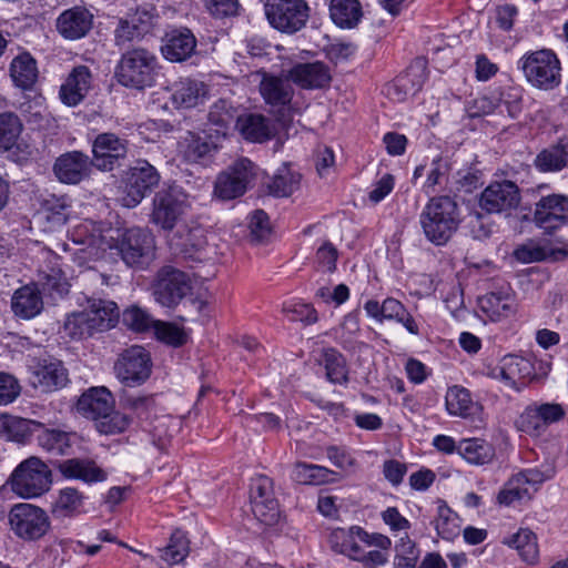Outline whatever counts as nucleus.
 <instances>
[{
  "mask_svg": "<svg viewBox=\"0 0 568 568\" xmlns=\"http://www.w3.org/2000/svg\"><path fill=\"white\" fill-rule=\"evenodd\" d=\"M460 223L456 201L447 195L432 197L419 215V224L425 237L433 244H446Z\"/></svg>",
  "mask_w": 568,
  "mask_h": 568,
  "instance_id": "nucleus-1",
  "label": "nucleus"
},
{
  "mask_svg": "<svg viewBox=\"0 0 568 568\" xmlns=\"http://www.w3.org/2000/svg\"><path fill=\"white\" fill-rule=\"evenodd\" d=\"M119 316V307L114 302L91 297L83 311L68 316L64 331L71 338L88 337L114 327Z\"/></svg>",
  "mask_w": 568,
  "mask_h": 568,
  "instance_id": "nucleus-2",
  "label": "nucleus"
},
{
  "mask_svg": "<svg viewBox=\"0 0 568 568\" xmlns=\"http://www.w3.org/2000/svg\"><path fill=\"white\" fill-rule=\"evenodd\" d=\"M158 58L144 48H134L122 54L115 77L126 88L143 90L154 84L158 75Z\"/></svg>",
  "mask_w": 568,
  "mask_h": 568,
  "instance_id": "nucleus-3",
  "label": "nucleus"
},
{
  "mask_svg": "<svg viewBox=\"0 0 568 568\" xmlns=\"http://www.w3.org/2000/svg\"><path fill=\"white\" fill-rule=\"evenodd\" d=\"M527 82L539 90H552L561 82V67L556 53L549 49L530 51L518 60Z\"/></svg>",
  "mask_w": 568,
  "mask_h": 568,
  "instance_id": "nucleus-4",
  "label": "nucleus"
},
{
  "mask_svg": "<svg viewBox=\"0 0 568 568\" xmlns=\"http://www.w3.org/2000/svg\"><path fill=\"white\" fill-rule=\"evenodd\" d=\"M52 474L38 457L23 460L11 475L12 490L23 498L39 497L50 489Z\"/></svg>",
  "mask_w": 568,
  "mask_h": 568,
  "instance_id": "nucleus-5",
  "label": "nucleus"
},
{
  "mask_svg": "<svg viewBox=\"0 0 568 568\" xmlns=\"http://www.w3.org/2000/svg\"><path fill=\"white\" fill-rule=\"evenodd\" d=\"M264 10L270 26L286 34L305 28L311 12L306 0H266Z\"/></svg>",
  "mask_w": 568,
  "mask_h": 568,
  "instance_id": "nucleus-6",
  "label": "nucleus"
},
{
  "mask_svg": "<svg viewBox=\"0 0 568 568\" xmlns=\"http://www.w3.org/2000/svg\"><path fill=\"white\" fill-rule=\"evenodd\" d=\"M9 524L17 537L26 541L41 539L51 521L44 509L31 504H17L9 511Z\"/></svg>",
  "mask_w": 568,
  "mask_h": 568,
  "instance_id": "nucleus-7",
  "label": "nucleus"
},
{
  "mask_svg": "<svg viewBox=\"0 0 568 568\" xmlns=\"http://www.w3.org/2000/svg\"><path fill=\"white\" fill-rule=\"evenodd\" d=\"M161 175L146 160L139 159L126 172L121 203L135 207L160 183Z\"/></svg>",
  "mask_w": 568,
  "mask_h": 568,
  "instance_id": "nucleus-8",
  "label": "nucleus"
},
{
  "mask_svg": "<svg viewBox=\"0 0 568 568\" xmlns=\"http://www.w3.org/2000/svg\"><path fill=\"white\" fill-rule=\"evenodd\" d=\"M189 210L186 196L176 187L162 189L153 197L151 222L164 231H172Z\"/></svg>",
  "mask_w": 568,
  "mask_h": 568,
  "instance_id": "nucleus-9",
  "label": "nucleus"
},
{
  "mask_svg": "<svg viewBox=\"0 0 568 568\" xmlns=\"http://www.w3.org/2000/svg\"><path fill=\"white\" fill-rule=\"evenodd\" d=\"M174 254L191 262H203L210 258L212 248L209 245L206 230L199 224L180 225L169 239Z\"/></svg>",
  "mask_w": 568,
  "mask_h": 568,
  "instance_id": "nucleus-10",
  "label": "nucleus"
},
{
  "mask_svg": "<svg viewBox=\"0 0 568 568\" xmlns=\"http://www.w3.org/2000/svg\"><path fill=\"white\" fill-rule=\"evenodd\" d=\"M190 276L171 265L161 267L152 290L155 301L164 307L176 306L191 291Z\"/></svg>",
  "mask_w": 568,
  "mask_h": 568,
  "instance_id": "nucleus-11",
  "label": "nucleus"
},
{
  "mask_svg": "<svg viewBox=\"0 0 568 568\" xmlns=\"http://www.w3.org/2000/svg\"><path fill=\"white\" fill-rule=\"evenodd\" d=\"M255 178V165L248 159H240L222 172L214 185V194L222 200L243 195Z\"/></svg>",
  "mask_w": 568,
  "mask_h": 568,
  "instance_id": "nucleus-12",
  "label": "nucleus"
},
{
  "mask_svg": "<svg viewBox=\"0 0 568 568\" xmlns=\"http://www.w3.org/2000/svg\"><path fill=\"white\" fill-rule=\"evenodd\" d=\"M129 152V141L112 132L98 134L92 141L91 161L95 169L111 172L122 165Z\"/></svg>",
  "mask_w": 568,
  "mask_h": 568,
  "instance_id": "nucleus-13",
  "label": "nucleus"
},
{
  "mask_svg": "<svg viewBox=\"0 0 568 568\" xmlns=\"http://www.w3.org/2000/svg\"><path fill=\"white\" fill-rule=\"evenodd\" d=\"M521 201L518 185L511 181L503 180L491 182L480 193L479 206L488 214L509 215Z\"/></svg>",
  "mask_w": 568,
  "mask_h": 568,
  "instance_id": "nucleus-14",
  "label": "nucleus"
},
{
  "mask_svg": "<svg viewBox=\"0 0 568 568\" xmlns=\"http://www.w3.org/2000/svg\"><path fill=\"white\" fill-rule=\"evenodd\" d=\"M60 256L49 248H42L36 283L51 296L62 297L69 293V282L61 268Z\"/></svg>",
  "mask_w": 568,
  "mask_h": 568,
  "instance_id": "nucleus-15",
  "label": "nucleus"
},
{
  "mask_svg": "<svg viewBox=\"0 0 568 568\" xmlns=\"http://www.w3.org/2000/svg\"><path fill=\"white\" fill-rule=\"evenodd\" d=\"M151 357L142 346L125 349L114 365L118 378L128 386L145 382L151 374Z\"/></svg>",
  "mask_w": 568,
  "mask_h": 568,
  "instance_id": "nucleus-16",
  "label": "nucleus"
},
{
  "mask_svg": "<svg viewBox=\"0 0 568 568\" xmlns=\"http://www.w3.org/2000/svg\"><path fill=\"white\" fill-rule=\"evenodd\" d=\"M116 250L126 265H143L153 256L154 240L142 229H130L123 233Z\"/></svg>",
  "mask_w": 568,
  "mask_h": 568,
  "instance_id": "nucleus-17",
  "label": "nucleus"
},
{
  "mask_svg": "<svg viewBox=\"0 0 568 568\" xmlns=\"http://www.w3.org/2000/svg\"><path fill=\"white\" fill-rule=\"evenodd\" d=\"M61 476L69 480L94 485L106 480L108 473L98 463L89 457H72L54 464Z\"/></svg>",
  "mask_w": 568,
  "mask_h": 568,
  "instance_id": "nucleus-18",
  "label": "nucleus"
},
{
  "mask_svg": "<svg viewBox=\"0 0 568 568\" xmlns=\"http://www.w3.org/2000/svg\"><path fill=\"white\" fill-rule=\"evenodd\" d=\"M93 166L89 155L80 151H71L55 160L53 172L61 183L74 185L88 179Z\"/></svg>",
  "mask_w": 568,
  "mask_h": 568,
  "instance_id": "nucleus-19",
  "label": "nucleus"
},
{
  "mask_svg": "<svg viewBox=\"0 0 568 568\" xmlns=\"http://www.w3.org/2000/svg\"><path fill=\"white\" fill-rule=\"evenodd\" d=\"M534 220L546 232H552L568 221V197L560 194L544 196L536 204Z\"/></svg>",
  "mask_w": 568,
  "mask_h": 568,
  "instance_id": "nucleus-20",
  "label": "nucleus"
},
{
  "mask_svg": "<svg viewBox=\"0 0 568 568\" xmlns=\"http://www.w3.org/2000/svg\"><path fill=\"white\" fill-rule=\"evenodd\" d=\"M426 61L416 59L404 73L387 88V94L396 101H404L419 92L427 80Z\"/></svg>",
  "mask_w": 568,
  "mask_h": 568,
  "instance_id": "nucleus-21",
  "label": "nucleus"
},
{
  "mask_svg": "<svg viewBox=\"0 0 568 568\" xmlns=\"http://www.w3.org/2000/svg\"><path fill=\"white\" fill-rule=\"evenodd\" d=\"M92 26L93 14L81 6L62 11L55 23L58 32L68 40H78L85 37Z\"/></svg>",
  "mask_w": 568,
  "mask_h": 568,
  "instance_id": "nucleus-22",
  "label": "nucleus"
},
{
  "mask_svg": "<svg viewBox=\"0 0 568 568\" xmlns=\"http://www.w3.org/2000/svg\"><path fill=\"white\" fill-rule=\"evenodd\" d=\"M290 80L302 89L315 90L329 85L331 70L321 61L296 63L288 71Z\"/></svg>",
  "mask_w": 568,
  "mask_h": 568,
  "instance_id": "nucleus-23",
  "label": "nucleus"
},
{
  "mask_svg": "<svg viewBox=\"0 0 568 568\" xmlns=\"http://www.w3.org/2000/svg\"><path fill=\"white\" fill-rule=\"evenodd\" d=\"M532 372L534 367L530 361L517 355H507L491 371V376L500 379L509 388L519 390Z\"/></svg>",
  "mask_w": 568,
  "mask_h": 568,
  "instance_id": "nucleus-24",
  "label": "nucleus"
},
{
  "mask_svg": "<svg viewBox=\"0 0 568 568\" xmlns=\"http://www.w3.org/2000/svg\"><path fill=\"white\" fill-rule=\"evenodd\" d=\"M196 49V38L187 28H175L168 31L163 39L161 52L171 62L187 60Z\"/></svg>",
  "mask_w": 568,
  "mask_h": 568,
  "instance_id": "nucleus-25",
  "label": "nucleus"
},
{
  "mask_svg": "<svg viewBox=\"0 0 568 568\" xmlns=\"http://www.w3.org/2000/svg\"><path fill=\"white\" fill-rule=\"evenodd\" d=\"M91 87L90 69L85 65L74 67L60 87V100L68 106H77L84 100Z\"/></svg>",
  "mask_w": 568,
  "mask_h": 568,
  "instance_id": "nucleus-26",
  "label": "nucleus"
},
{
  "mask_svg": "<svg viewBox=\"0 0 568 568\" xmlns=\"http://www.w3.org/2000/svg\"><path fill=\"white\" fill-rule=\"evenodd\" d=\"M13 314L23 320H31L43 310L42 295L37 283L27 284L16 290L11 297Z\"/></svg>",
  "mask_w": 568,
  "mask_h": 568,
  "instance_id": "nucleus-27",
  "label": "nucleus"
},
{
  "mask_svg": "<svg viewBox=\"0 0 568 568\" xmlns=\"http://www.w3.org/2000/svg\"><path fill=\"white\" fill-rule=\"evenodd\" d=\"M236 129L245 140L255 143L265 142L274 138L276 133L273 121L257 113L240 115L236 120Z\"/></svg>",
  "mask_w": 568,
  "mask_h": 568,
  "instance_id": "nucleus-28",
  "label": "nucleus"
},
{
  "mask_svg": "<svg viewBox=\"0 0 568 568\" xmlns=\"http://www.w3.org/2000/svg\"><path fill=\"white\" fill-rule=\"evenodd\" d=\"M480 310L491 320L501 321L515 314L517 303L510 290L489 292L478 301Z\"/></svg>",
  "mask_w": 568,
  "mask_h": 568,
  "instance_id": "nucleus-29",
  "label": "nucleus"
},
{
  "mask_svg": "<svg viewBox=\"0 0 568 568\" xmlns=\"http://www.w3.org/2000/svg\"><path fill=\"white\" fill-rule=\"evenodd\" d=\"M114 399L105 387H93L78 399L77 408L85 417L97 420L113 409Z\"/></svg>",
  "mask_w": 568,
  "mask_h": 568,
  "instance_id": "nucleus-30",
  "label": "nucleus"
},
{
  "mask_svg": "<svg viewBox=\"0 0 568 568\" xmlns=\"http://www.w3.org/2000/svg\"><path fill=\"white\" fill-rule=\"evenodd\" d=\"M154 27V18L148 11L136 12L128 20H121L115 30L116 45L140 40L150 33Z\"/></svg>",
  "mask_w": 568,
  "mask_h": 568,
  "instance_id": "nucleus-31",
  "label": "nucleus"
},
{
  "mask_svg": "<svg viewBox=\"0 0 568 568\" xmlns=\"http://www.w3.org/2000/svg\"><path fill=\"white\" fill-rule=\"evenodd\" d=\"M85 499L75 487L61 488L51 504V514L54 519L74 518L83 513Z\"/></svg>",
  "mask_w": 568,
  "mask_h": 568,
  "instance_id": "nucleus-32",
  "label": "nucleus"
},
{
  "mask_svg": "<svg viewBox=\"0 0 568 568\" xmlns=\"http://www.w3.org/2000/svg\"><path fill=\"white\" fill-rule=\"evenodd\" d=\"M260 92L264 101L272 106H284L291 103L294 90L290 79L263 73Z\"/></svg>",
  "mask_w": 568,
  "mask_h": 568,
  "instance_id": "nucleus-33",
  "label": "nucleus"
},
{
  "mask_svg": "<svg viewBox=\"0 0 568 568\" xmlns=\"http://www.w3.org/2000/svg\"><path fill=\"white\" fill-rule=\"evenodd\" d=\"M207 89L204 82L184 78L172 85L171 100L176 108H194L204 100Z\"/></svg>",
  "mask_w": 568,
  "mask_h": 568,
  "instance_id": "nucleus-34",
  "label": "nucleus"
},
{
  "mask_svg": "<svg viewBox=\"0 0 568 568\" xmlns=\"http://www.w3.org/2000/svg\"><path fill=\"white\" fill-rule=\"evenodd\" d=\"M68 383V373L59 361L43 363L38 366L32 375V384L42 392H53L62 388Z\"/></svg>",
  "mask_w": 568,
  "mask_h": 568,
  "instance_id": "nucleus-35",
  "label": "nucleus"
},
{
  "mask_svg": "<svg viewBox=\"0 0 568 568\" xmlns=\"http://www.w3.org/2000/svg\"><path fill=\"white\" fill-rule=\"evenodd\" d=\"M9 71L14 85L22 90H31L39 75L37 60L29 52L13 58Z\"/></svg>",
  "mask_w": 568,
  "mask_h": 568,
  "instance_id": "nucleus-36",
  "label": "nucleus"
},
{
  "mask_svg": "<svg viewBox=\"0 0 568 568\" xmlns=\"http://www.w3.org/2000/svg\"><path fill=\"white\" fill-rule=\"evenodd\" d=\"M458 455L468 464L484 466L490 464L495 456L494 446L481 438H464L458 442Z\"/></svg>",
  "mask_w": 568,
  "mask_h": 568,
  "instance_id": "nucleus-37",
  "label": "nucleus"
},
{
  "mask_svg": "<svg viewBox=\"0 0 568 568\" xmlns=\"http://www.w3.org/2000/svg\"><path fill=\"white\" fill-rule=\"evenodd\" d=\"M445 405L449 415L467 418L478 409V404L473 400L470 392L459 385L447 389Z\"/></svg>",
  "mask_w": 568,
  "mask_h": 568,
  "instance_id": "nucleus-38",
  "label": "nucleus"
},
{
  "mask_svg": "<svg viewBox=\"0 0 568 568\" xmlns=\"http://www.w3.org/2000/svg\"><path fill=\"white\" fill-rule=\"evenodd\" d=\"M359 526H352L347 529L336 528L329 535V544L335 552L348 557L351 560L357 558L361 554L362 547L359 546Z\"/></svg>",
  "mask_w": 568,
  "mask_h": 568,
  "instance_id": "nucleus-39",
  "label": "nucleus"
},
{
  "mask_svg": "<svg viewBox=\"0 0 568 568\" xmlns=\"http://www.w3.org/2000/svg\"><path fill=\"white\" fill-rule=\"evenodd\" d=\"M38 445L54 455H67L72 446L70 433L57 428H47L42 424L37 428Z\"/></svg>",
  "mask_w": 568,
  "mask_h": 568,
  "instance_id": "nucleus-40",
  "label": "nucleus"
},
{
  "mask_svg": "<svg viewBox=\"0 0 568 568\" xmlns=\"http://www.w3.org/2000/svg\"><path fill=\"white\" fill-rule=\"evenodd\" d=\"M329 16L341 28H353L362 18V7L358 0H331Z\"/></svg>",
  "mask_w": 568,
  "mask_h": 568,
  "instance_id": "nucleus-41",
  "label": "nucleus"
},
{
  "mask_svg": "<svg viewBox=\"0 0 568 568\" xmlns=\"http://www.w3.org/2000/svg\"><path fill=\"white\" fill-rule=\"evenodd\" d=\"M505 544L515 548L525 562L529 565H535L538 562L539 548L537 536L530 529L520 528L508 540H506Z\"/></svg>",
  "mask_w": 568,
  "mask_h": 568,
  "instance_id": "nucleus-42",
  "label": "nucleus"
},
{
  "mask_svg": "<svg viewBox=\"0 0 568 568\" xmlns=\"http://www.w3.org/2000/svg\"><path fill=\"white\" fill-rule=\"evenodd\" d=\"M335 473L324 466L296 463L293 468L292 478L302 485H323L334 481Z\"/></svg>",
  "mask_w": 568,
  "mask_h": 568,
  "instance_id": "nucleus-43",
  "label": "nucleus"
},
{
  "mask_svg": "<svg viewBox=\"0 0 568 568\" xmlns=\"http://www.w3.org/2000/svg\"><path fill=\"white\" fill-rule=\"evenodd\" d=\"M38 427L40 423L21 417L3 415L0 418V433L17 443H24Z\"/></svg>",
  "mask_w": 568,
  "mask_h": 568,
  "instance_id": "nucleus-44",
  "label": "nucleus"
},
{
  "mask_svg": "<svg viewBox=\"0 0 568 568\" xmlns=\"http://www.w3.org/2000/svg\"><path fill=\"white\" fill-rule=\"evenodd\" d=\"M568 163V141L560 140L557 144L541 151L536 160V166L542 172L564 169Z\"/></svg>",
  "mask_w": 568,
  "mask_h": 568,
  "instance_id": "nucleus-45",
  "label": "nucleus"
},
{
  "mask_svg": "<svg viewBox=\"0 0 568 568\" xmlns=\"http://www.w3.org/2000/svg\"><path fill=\"white\" fill-rule=\"evenodd\" d=\"M322 364L326 371L327 379L333 384L345 385L348 383V368L342 353L333 347L322 351Z\"/></svg>",
  "mask_w": 568,
  "mask_h": 568,
  "instance_id": "nucleus-46",
  "label": "nucleus"
},
{
  "mask_svg": "<svg viewBox=\"0 0 568 568\" xmlns=\"http://www.w3.org/2000/svg\"><path fill=\"white\" fill-rule=\"evenodd\" d=\"M23 131V123L13 112L0 113V152H7L17 145Z\"/></svg>",
  "mask_w": 568,
  "mask_h": 568,
  "instance_id": "nucleus-47",
  "label": "nucleus"
},
{
  "mask_svg": "<svg viewBox=\"0 0 568 568\" xmlns=\"http://www.w3.org/2000/svg\"><path fill=\"white\" fill-rule=\"evenodd\" d=\"M394 568H417L420 549L408 535L398 539L394 547Z\"/></svg>",
  "mask_w": 568,
  "mask_h": 568,
  "instance_id": "nucleus-48",
  "label": "nucleus"
},
{
  "mask_svg": "<svg viewBox=\"0 0 568 568\" xmlns=\"http://www.w3.org/2000/svg\"><path fill=\"white\" fill-rule=\"evenodd\" d=\"M529 499H531L530 490L528 487L524 486L515 474L508 478L496 497L497 504L506 507L513 506L518 501Z\"/></svg>",
  "mask_w": 568,
  "mask_h": 568,
  "instance_id": "nucleus-49",
  "label": "nucleus"
},
{
  "mask_svg": "<svg viewBox=\"0 0 568 568\" xmlns=\"http://www.w3.org/2000/svg\"><path fill=\"white\" fill-rule=\"evenodd\" d=\"M459 518L444 501L437 507V517L434 520L435 529L443 539L450 540L459 534Z\"/></svg>",
  "mask_w": 568,
  "mask_h": 568,
  "instance_id": "nucleus-50",
  "label": "nucleus"
},
{
  "mask_svg": "<svg viewBox=\"0 0 568 568\" xmlns=\"http://www.w3.org/2000/svg\"><path fill=\"white\" fill-rule=\"evenodd\" d=\"M239 116L236 109L229 101L221 99L212 104L207 119L211 124L217 128V132H222L231 124H236Z\"/></svg>",
  "mask_w": 568,
  "mask_h": 568,
  "instance_id": "nucleus-51",
  "label": "nucleus"
},
{
  "mask_svg": "<svg viewBox=\"0 0 568 568\" xmlns=\"http://www.w3.org/2000/svg\"><path fill=\"white\" fill-rule=\"evenodd\" d=\"M189 554V540L178 530L172 534L169 545L162 549L161 558L170 565L181 562Z\"/></svg>",
  "mask_w": 568,
  "mask_h": 568,
  "instance_id": "nucleus-52",
  "label": "nucleus"
},
{
  "mask_svg": "<svg viewBox=\"0 0 568 568\" xmlns=\"http://www.w3.org/2000/svg\"><path fill=\"white\" fill-rule=\"evenodd\" d=\"M122 321L126 327L138 333L154 328L156 323L145 310L135 305L123 312Z\"/></svg>",
  "mask_w": 568,
  "mask_h": 568,
  "instance_id": "nucleus-53",
  "label": "nucleus"
},
{
  "mask_svg": "<svg viewBox=\"0 0 568 568\" xmlns=\"http://www.w3.org/2000/svg\"><path fill=\"white\" fill-rule=\"evenodd\" d=\"M283 313L291 322H301L305 325H312L318 321L317 312L310 303L287 302L283 305Z\"/></svg>",
  "mask_w": 568,
  "mask_h": 568,
  "instance_id": "nucleus-54",
  "label": "nucleus"
},
{
  "mask_svg": "<svg viewBox=\"0 0 568 568\" xmlns=\"http://www.w3.org/2000/svg\"><path fill=\"white\" fill-rule=\"evenodd\" d=\"M515 475L525 487H534V489L537 490L542 483L551 479L556 475V468L552 464H542L539 467L519 470Z\"/></svg>",
  "mask_w": 568,
  "mask_h": 568,
  "instance_id": "nucleus-55",
  "label": "nucleus"
},
{
  "mask_svg": "<svg viewBox=\"0 0 568 568\" xmlns=\"http://www.w3.org/2000/svg\"><path fill=\"white\" fill-rule=\"evenodd\" d=\"M130 425V419L126 415L113 412V409L100 416L95 420V427L101 434L113 435L124 432Z\"/></svg>",
  "mask_w": 568,
  "mask_h": 568,
  "instance_id": "nucleus-56",
  "label": "nucleus"
},
{
  "mask_svg": "<svg viewBox=\"0 0 568 568\" xmlns=\"http://www.w3.org/2000/svg\"><path fill=\"white\" fill-rule=\"evenodd\" d=\"M185 143L184 158L190 162H199L215 149L212 142L193 133H189Z\"/></svg>",
  "mask_w": 568,
  "mask_h": 568,
  "instance_id": "nucleus-57",
  "label": "nucleus"
},
{
  "mask_svg": "<svg viewBox=\"0 0 568 568\" xmlns=\"http://www.w3.org/2000/svg\"><path fill=\"white\" fill-rule=\"evenodd\" d=\"M518 428L530 435L540 436L547 428L541 419V415L535 405L528 406L518 418Z\"/></svg>",
  "mask_w": 568,
  "mask_h": 568,
  "instance_id": "nucleus-58",
  "label": "nucleus"
},
{
  "mask_svg": "<svg viewBox=\"0 0 568 568\" xmlns=\"http://www.w3.org/2000/svg\"><path fill=\"white\" fill-rule=\"evenodd\" d=\"M153 331L156 338L168 345L179 347L186 343V334L174 324L156 321Z\"/></svg>",
  "mask_w": 568,
  "mask_h": 568,
  "instance_id": "nucleus-59",
  "label": "nucleus"
},
{
  "mask_svg": "<svg viewBox=\"0 0 568 568\" xmlns=\"http://www.w3.org/2000/svg\"><path fill=\"white\" fill-rule=\"evenodd\" d=\"M251 504L253 515L258 521L268 526L277 521L280 510L278 503L275 498L257 499V501Z\"/></svg>",
  "mask_w": 568,
  "mask_h": 568,
  "instance_id": "nucleus-60",
  "label": "nucleus"
},
{
  "mask_svg": "<svg viewBox=\"0 0 568 568\" xmlns=\"http://www.w3.org/2000/svg\"><path fill=\"white\" fill-rule=\"evenodd\" d=\"M300 179L285 170L283 173L274 175L272 182L268 184L271 194L275 196H288L297 187Z\"/></svg>",
  "mask_w": 568,
  "mask_h": 568,
  "instance_id": "nucleus-61",
  "label": "nucleus"
},
{
  "mask_svg": "<svg viewBox=\"0 0 568 568\" xmlns=\"http://www.w3.org/2000/svg\"><path fill=\"white\" fill-rule=\"evenodd\" d=\"M338 251L333 243L325 241L316 251L315 263L323 272L333 273L336 270Z\"/></svg>",
  "mask_w": 568,
  "mask_h": 568,
  "instance_id": "nucleus-62",
  "label": "nucleus"
},
{
  "mask_svg": "<svg viewBox=\"0 0 568 568\" xmlns=\"http://www.w3.org/2000/svg\"><path fill=\"white\" fill-rule=\"evenodd\" d=\"M248 229L253 241H264L271 233L267 214L262 210L254 211L250 216Z\"/></svg>",
  "mask_w": 568,
  "mask_h": 568,
  "instance_id": "nucleus-63",
  "label": "nucleus"
},
{
  "mask_svg": "<svg viewBox=\"0 0 568 568\" xmlns=\"http://www.w3.org/2000/svg\"><path fill=\"white\" fill-rule=\"evenodd\" d=\"M70 207V200L67 196L49 195L43 201V209L51 214L49 219L58 223H64Z\"/></svg>",
  "mask_w": 568,
  "mask_h": 568,
  "instance_id": "nucleus-64",
  "label": "nucleus"
}]
</instances>
